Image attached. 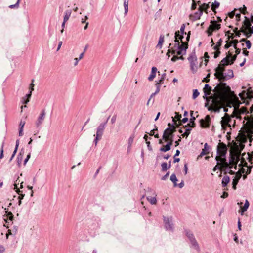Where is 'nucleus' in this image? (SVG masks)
I'll return each mask as SVG.
<instances>
[{
    "label": "nucleus",
    "mask_w": 253,
    "mask_h": 253,
    "mask_svg": "<svg viewBox=\"0 0 253 253\" xmlns=\"http://www.w3.org/2000/svg\"><path fill=\"white\" fill-rule=\"evenodd\" d=\"M236 58V55L232 56L229 51L226 57L220 61L215 69L214 76L220 83L215 87L214 95L210 97L211 101L208 107L209 110L216 112L225 105H232L234 107V109L239 107L240 103L238 98L231 91L229 86L222 83L233 77L234 74L232 70H228L227 72L224 73L225 67L233 64Z\"/></svg>",
    "instance_id": "nucleus-1"
},
{
    "label": "nucleus",
    "mask_w": 253,
    "mask_h": 253,
    "mask_svg": "<svg viewBox=\"0 0 253 253\" xmlns=\"http://www.w3.org/2000/svg\"><path fill=\"white\" fill-rule=\"evenodd\" d=\"M185 25L182 24L179 30L175 33V40L173 46L169 47L167 53L168 57L172 55L171 60L175 61L178 59H183V55L185 53L188 48V42L190 37V31H185Z\"/></svg>",
    "instance_id": "nucleus-2"
},
{
    "label": "nucleus",
    "mask_w": 253,
    "mask_h": 253,
    "mask_svg": "<svg viewBox=\"0 0 253 253\" xmlns=\"http://www.w3.org/2000/svg\"><path fill=\"white\" fill-rule=\"evenodd\" d=\"M169 127L164 132L162 139H159V144H161L160 150L166 152L170 149L173 142V133L175 131L174 126H171V124H168Z\"/></svg>",
    "instance_id": "nucleus-3"
},
{
    "label": "nucleus",
    "mask_w": 253,
    "mask_h": 253,
    "mask_svg": "<svg viewBox=\"0 0 253 253\" xmlns=\"http://www.w3.org/2000/svg\"><path fill=\"white\" fill-rule=\"evenodd\" d=\"M231 30H228L225 32V36L227 37V40L226 41V44L224 45L225 48H228L229 47L233 45L235 49L237 48V44L238 41L237 39H234L236 37H240L241 31L238 30L237 27L233 28L231 26H229Z\"/></svg>",
    "instance_id": "nucleus-4"
},
{
    "label": "nucleus",
    "mask_w": 253,
    "mask_h": 253,
    "mask_svg": "<svg viewBox=\"0 0 253 253\" xmlns=\"http://www.w3.org/2000/svg\"><path fill=\"white\" fill-rule=\"evenodd\" d=\"M223 163H222L223 165L221 166V173L219 176H221V174L223 172L225 174V175H226L227 173H229L230 174H234L235 173V170H236L237 164L238 162L231 159L229 162L227 163L226 162V160L223 159Z\"/></svg>",
    "instance_id": "nucleus-5"
},
{
    "label": "nucleus",
    "mask_w": 253,
    "mask_h": 253,
    "mask_svg": "<svg viewBox=\"0 0 253 253\" xmlns=\"http://www.w3.org/2000/svg\"><path fill=\"white\" fill-rule=\"evenodd\" d=\"M235 143L231 146L230 150L231 159L236 161H239V157L241 150L244 148V145L240 143Z\"/></svg>",
    "instance_id": "nucleus-6"
},
{
    "label": "nucleus",
    "mask_w": 253,
    "mask_h": 253,
    "mask_svg": "<svg viewBox=\"0 0 253 253\" xmlns=\"http://www.w3.org/2000/svg\"><path fill=\"white\" fill-rule=\"evenodd\" d=\"M222 20L220 17H217V20H211L210 24L207 30V33L208 36L212 35L214 32L217 31L221 28V24Z\"/></svg>",
    "instance_id": "nucleus-7"
},
{
    "label": "nucleus",
    "mask_w": 253,
    "mask_h": 253,
    "mask_svg": "<svg viewBox=\"0 0 253 253\" xmlns=\"http://www.w3.org/2000/svg\"><path fill=\"white\" fill-rule=\"evenodd\" d=\"M211 53L214 55V57L216 58L220 54V50L222 43V40L220 38L216 43H214L213 39H211Z\"/></svg>",
    "instance_id": "nucleus-8"
},
{
    "label": "nucleus",
    "mask_w": 253,
    "mask_h": 253,
    "mask_svg": "<svg viewBox=\"0 0 253 253\" xmlns=\"http://www.w3.org/2000/svg\"><path fill=\"white\" fill-rule=\"evenodd\" d=\"M239 30L241 31V33H243L247 37H250L253 33V27H251V24L248 19L245 18L242 27Z\"/></svg>",
    "instance_id": "nucleus-9"
},
{
    "label": "nucleus",
    "mask_w": 253,
    "mask_h": 253,
    "mask_svg": "<svg viewBox=\"0 0 253 253\" xmlns=\"http://www.w3.org/2000/svg\"><path fill=\"white\" fill-rule=\"evenodd\" d=\"M106 124L107 122L101 123L97 127L96 134L94 135V136L95 137L94 140L95 146L97 145L98 141L101 139Z\"/></svg>",
    "instance_id": "nucleus-10"
},
{
    "label": "nucleus",
    "mask_w": 253,
    "mask_h": 253,
    "mask_svg": "<svg viewBox=\"0 0 253 253\" xmlns=\"http://www.w3.org/2000/svg\"><path fill=\"white\" fill-rule=\"evenodd\" d=\"M231 121V117L227 113H225L221 121V126L224 129H226L227 127H230L231 125L230 123Z\"/></svg>",
    "instance_id": "nucleus-11"
},
{
    "label": "nucleus",
    "mask_w": 253,
    "mask_h": 253,
    "mask_svg": "<svg viewBox=\"0 0 253 253\" xmlns=\"http://www.w3.org/2000/svg\"><path fill=\"white\" fill-rule=\"evenodd\" d=\"M227 151V148L223 143H219L218 145L217 152L218 155L216 157H221L222 159H226L225 155Z\"/></svg>",
    "instance_id": "nucleus-12"
},
{
    "label": "nucleus",
    "mask_w": 253,
    "mask_h": 253,
    "mask_svg": "<svg viewBox=\"0 0 253 253\" xmlns=\"http://www.w3.org/2000/svg\"><path fill=\"white\" fill-rule=\"evenodd\" d=\"M156 130H157V128L153 129V130H151L150 131V133H149L150 137H149L147 134H145L144 136V139L145 140L146 143L147 145V147L149 150H152V148H151V147H150V142L149 141H148V139H149V140L152 139L153 138H152V137L153 135L154 136V138H158V134H156L155 135L154 134L155 131H156Z\"/></svg>",
    "instance_id": "nucleus-13"
},
{
    "label": "nucleus",
    "mask_w": 253,
    "mask_h": 253,
    "mask_svg": "<svg viewBox=\"0 0 253 253\" xmlns=\"http://www.w3.org/2000/svg\"><path fill=\"white\" fill-rule=\"evenodd\" d=\"M247 111V108L245 107H242L240 109H239V107L236 108L235 109H234L231 117H235L237 118L241 119V115L245 113L246 114Z\"/></svg>",
    "instance_id": "nucleus-14"
},
{
    "label": "nucleus",
    "mask_w": 253,
    "mask_h": 253,
    "mask_svg": "<svg viewBox=\"0 0 253 253\" xmlns=\"http://www.w3.org/2000/svg\"><path fill=\"white\" fill-rule=\"evenodd\" d=\"M181 115L179 114L178 113H175L174 117H173L172 121L173 123L172 125L171 124V126H174L175 129L176 127H178L180 125H181Z\"/></svg>",
    "instance_id": "nucleus-15"
},
{
    "label": "nucleus",
    "mask_w": 253,
    "mask_h": 253,
    "mask_svg": "<svg viewBox=\"0 0 253 253\" xmlns=\"http://www.w3.org/2000/svg\"><path fill=\"white\" fill-rule=\"evenodd\" d=\"M46 115V112L45 110H42L39 114L36 121L35 122V125L37 127H39L43 123Z\"/></svg>",
    "instance_id": "nucleus-16"
},
{
    "label": "nucleus",
    "mask_w": 253,
    "mask_h": 253,
    "mask_svg": "<svg viewBox=\"0 0 253 253\" xmlns=\"http://www.w3.org/2000/svg\"><path fill=\"white\" fill-rule=\"evenodd\" d=\"M197 4L199 6L198 11L202 15L203 12L208 14V10L209 8V4L202 3L200 1H197Z\"/></svg>",
    "instance_id": "nucleus-17"
},
{
    "label": "nucleus",
    "mask_w": 253,
    "mask_h": 253,
    "mask_svg": "<svg viewBox=\"0 0 253 253\" xmlns=\"http://www.w3.org/2000/svg\"><path fill=\"white\" fill-rule=\"evenodd\" d=\"M211 118L209 115H207L204 119L200 120V126L202 128H207L210 126Z\"/></svg>",
    "instance_id": "nucleus-18"
},
{
    "label": "nucleus",
    "mask_w": 253,
    "mask_h": 253,
    "mask_svg": "<svg viewBox=\"0 0 253 253\" xmlns=\"http://www.w3.org/2000/svg\"><path fill=\"white\" fill-rule=\"evenodd\" d=\"M242 176V174L241 172L238 171L237 172H236V174L232 182V185H233V188L235 190L236 189V185L238 184L239 180L241 178Z\"/></svg>",
    "instance_id": "nucleus-19"
},
{
    "label": "nucleus",
    "mask_w": 253,
    "mask_h": 253,
    "mask_svg": "<svg viewBox=\"0 0 253 253\" xmlns=\"http://www.w3.org/2000/svg\"><path fill=\"white\" fill-rule=\"evenodd\" d=\"M216 160L217 161L216 165L213 168V170L216 171L217 169H219L221 171V166L223 165V159L221 157H216Z\"/></svg>",
    "instance_id": "nucleus-20"
},
{
    "label": "nucleus",
    "mask_w": 253,
    "mask_h": 253,
    "mask_svg": "<svg viewBox=\"0 0 253 253\" xmlns=\"http://www.w3.org/2000/svg\"><path fill=\"white\" fill-rule=\"evenodd\" d=\"M240 205V210L239 211V212L240 213L241 215H243L244 213L247 210L249 206V203L246 200L244 206H242V203H241Z\"/></svg>",
    "instance_id": "nucleus-21"
},
{
    "label": "nucleus",
    "mask_w": 253,
    "mask_h": 253,
    "mask_svg": "<svg viewBox=\"0 0 253 253\" xmlns=\"http://www.w3.org/2000/svg\"><path fill=\"white\" fill-rule=\"evenodd\" d=\"M202 14L198 11V12H195L190 15V19L192 21H196L199 20L201 18Z\"/></svg>",
    "instance_id": "nucleus-22"
},
{
    "label": "nucleus",
    "mask_w": 253,
    "mask_h": 253,
    "mask_svg": "<svg viewBox=\"0 0 253 253\" xmlns=\"http://www.w3.org/2000/svg\"><path fill=\"white\" fill-rule=\"evenodd\" d=\"M5 212L6 213V216L7 218H4V220L6 223H8V220L12 221L13 219V215L11 212L8 211L6 208H5Z\"/></svg>",
    "instance_id": "nucleus-23"
},
{
    "label": "nucleus",
    "mask_w": 253,
    "mask_h": 253,
    "mask_svg": "<svg viewBox=\"0 0 253 253\" xmlns=\"http://www.w3.org/2000/svg\"><path fill=\"white\" fill-rule=\"evenodd\" d=\"M253 92L251 88H249L247 91H243L242 95H246L247 99H251L253 97Z\"/></svg>",
    "instance_id": "nucleus-24"
},
{
    "label": "nucleus",
    "mask_w": 253,
    "mask_h": 253,
    "mask_svg": "<svg viewBox=\"0 0 253 253\" xmlns=\"http://www.w3.org/2000/svg\"><path fill=\"white\" fill-rule=\"evenodd\" d=\"M157 71V68L156 67H153L152 68L151 73L148 77V80L150 81H152L155 78L156 76V72Z\"/></svg>",
    "instance_id": "nucleus-25"
},
{
    "label": "nucleus",
    "mask_w": 253,
    "mask_h": 253,
    "mask_svg": "<svg viewBox=\"0 0 253 253\" xmlns=\"http://www.w3.org/2000/svg\"><path fill=\"white\" fill-rule=\"evenodd\" d=\"M241 42H243L242 45L244 48L249 49L251 48V43L249 40L243 39L241 40Z\"/></svg>",
    "instance_id": "nucleus-26"
},
{
    "label": "nucleus",
    "mask_w": 253,
    "mask_h": 253,
    "mask_svg": "<svg viewBox=\"0 0 253 253\" xmlns=\"http://www.w3.org/2000/svg\"><path fill=\"white\" fill-rule=\"evenodd\" d=\"M220 6V3L217 1H215L211 5V9L214 12V14H216V9L218 8Z\"/></svg>",
    "instance_id": "nucleus-27"
},
{
    "label": "nucleus",
    "mask_w": 253,
    "mask_h": 253,
    "mask_svg": "<svg viewBox=\"0 0 253 253\" xmlns=\"http://www.w3.org/2000/svg\"><path fill=\"white\" fill-rule=\"evenodd\" d=\"M230 181V178L227 175H225L222 180V186L225 187H226L227 184L229 183Z\"/></svg>",
    "instance_id": "nucleus-28"
},
{
    "label": "nucleus",
    "mask_w": 253,
    "mask_h": 253,
    "mask_svg": "<svg viewBox=\"0 0 253 253\" xmlns=\"http://www.w3.org/2000/svg\"><path fill=\"white\" fill-rule=\"evenodd\" d=\"M72 13V11L71 9L66 10L65 12V16L64 17V22H66L69 19L71 14Z\"/></svg>",
    "instance_id": "nucleus-29"
},
{
    "label": "nucleus",
    "mask_w": 253,
    "mask_h": 253,
    "mask_svg": "<svg viewBox=\"0 0 253 253\" xmlns=\"http://www.w3.org/2000/svg\"><path fill=\"white\" fill-rule=\"evenodd\" d=\"M156 194H155L154 196L148 195L147 197V199L150 202L151 204H155L157 202V199L156 198Z\"/></svg>",
    "instance_id": "nucleus-30"
},
{
    "label": "nucleus",
    "mask_w": 253,
    "mask_h": 253,
    "mask_svg": "<svg viewBox=\"0 0 253 253\" xmlns=\"http://www.w3.org/2000/svg\"><path fill=\"white\" fill-rule=\"evenodd\" d=\"M32 95V92L31 91H30V92L29 94H27L26 96L22 98V100L23 102V103L27 104L29 102L30 98Z\"/></svg>",
    "instance_id": "nucleus-31"
},
{
    "label": "nucleus",
    "mask_w": 253,
    "mask_h": 253,
    "mask_svg": "<svg viewBox=\"0 0 253 253\" xmlns=\"http://www.w3.org/2000/svg\"><path fill=\"white\" fill-rule=\"evenodd\" d=\"M170 166V162H169L168 163H164L161 165L162 169L163 171H166Z\"/></svg>",
    "instance_id": "nucleus-32"
},
{
    "label": "nucleus",
    "mask_w": 253,
    "mask_h": 253,
    "mask_svg": "<svg viewBox=\"0 0 253 253\" xmlns=\"http://www.w3.org/2000/svg\"><path fill=\"white\" fill-rule=\"evenodd\" d=\"M157 90L155 92V93H153L149 99L148 100V102H147V105H149L150 104H153L154 103V96L158 92V86L157 87Z\"/></svg>",
    "instance_id": "nucleus-33"
},
{
    "label": "nucleus",
    "mask_w": 253,
    "mask_h": 253,
    "mask_svg": "<svg viewBox=\"0 0 253 253\" xmlns=\"http://www.w3.org/2000/svg\"><path fill=\"white\" fill-rule=\"evenodd\" d=\"M14 189H16V191H17V193L19 195V196L18 197V199H20V200L23 199L24 197V196H25V194H23L20 193L21 192H22V191H20L17 188V186L16 184H14Z\"/></svg>",
    "instance_id": "nucleus-34"
},
{
    "label": "nucleus",
    "mask_w": 253,
    "mask_h": 253,
    "mask_svg": "<svg viewBox=\"0 0 253 253\" xmlns=\"http://www.w3.org/2000/svg\"><path fill=\"white\" fill-rule=\"evenodd\" d=\"M19 140H17L16 141V142L15 148V149H14V150L13 151V154H12V156H11V158H10V159L9 160V162H11L12 160V159H13V158L14 157V156H15V154H16V153L17 152V149H18V146H19Z\"/></svg>",
    "instance_id": "nucleus-35"
},
{
    "label": "nucleus",
    "mask_w": 253,
    "mask_h": 253,
    "mask_svg": "<svg viewBox=\"0 0 253 253\" xmlns=\"http://www.w3.org/2000/svg\"><path fill=\"white\" fill-rule=\"evenodd\" d=\"M129 0H124V6L125 8V14H126L128 11Z\"/></svg>",
    "instance_id": "nucleus-36"
},
{
    "label": "nucleus",
    "mask_w": 253,
    "mask_h": 253,
    "mask_svg": "<svg viewBox=\"0 0 253 253\" xmlns=\"http://www.w3.org/2000/svg\"><path fill=\"white\" fill-rule=\"evenodd\" d=\"M203 90L206 94L209 95L211 93V87L208 84H206L204 87Z\"/></svg>",
    "instance_id": "nucleus-37"
},
{
    "label": "nucleus",
    "mask_w": 253,
    "mask_h": 253,
    "mask_svg": "<svg viewBox=\"0 0 253 253\" xmlns=\"http://www.w3.org/2000/svg\"><path fill=\"white\" fill-rule=\"evenodd\" d=\"M245 155H246L245 153H243L242 154V157H241V159L240 164H239V165H241L242 166H247V163L245 160Z\"/></svg>",
    "instance_id": "nucleus-38"
},
{
    "label": "nucleus",
    "mask_w": 253,
    "mask_h": 253,
    "mask_svg": "<svg viewBox=\"0 0 253 253\" xmlns=\"http://www.w3.org/2000/svg\"><path fill=\"white\" fill-rule=\"evenodd\" d=\"M209 153V148L207 147V144L205 145V147L202 149L201 155H205Z\"/></svg>",
    "instance_id": "nucleus-39"
},
{
    "label": "nucleus",
    "mask_w": 253,
    "mask_h": 253,
    "mask_svg": "<svg viewBox=\"0 0 253 253\" xmlns=\"http://www.w3.org/2000/svg\"><path fill=\"white\" fill-rule=\"evenodd\" d=\"M170 179L173 182V183H174V184L175 185H177V179L176 178L175 175L172 174L170 177Z\"/></svg>",
    "instance_id": "nucleus-40"
},
{
    "label": "nucleus",
    "mask_w": 253,
    "mask_h": 253,
    "mask_svg": "<svg viewBox=\"0 0 253 253\" xmlns=\"http://www.w3.org/2000/svg\"><path fill=\"white\" fill-rule=\"evenodd\" d=\"M197 5H198L197 1H196V0H193L191 9L192 10H195L196 9Z\"/></svg>",
    "instance_id": "nucleus-41"
},
{
    "label": "nucleus",
    "mask_w": 253,
    "mask_h": 253,
    "mask_svg": "<svg viewBox=\"0 0 253 253\" xmlns=\"http://www.w3.org/2000/svg\"><path fill=\"white\" fill-rule=\"evenodd\" d=\"M199 95V93L197 90L195 89L193 91V98L194 99H195L196 97H197Z\"/></svg>",
    "instance_id": "nucleus-42"
},
{
    "label": "nucleus",
    "mask_w": 253,
    "mask_h": 253,
    "mask_svg": "<svg viewBox=\"0 0 253 253\" xmlns=\"http://www.w3.org/2000/svg\"><path fill=\"white\" fill-rule=\"evenodd\" d=\"M245 156V158H247L249 162H250L252 160V155L249 154V153L247 154H246Z\"/></svg>",
    "instance_id": "nucleus-43"
},
{
    "label": "nucleus",
    "mask_w": 253,
    "mask_h": 253,
    "mask_svg": "<svg viewBox=\"0 0 253 253\" xmlns=\"http://www.w3.org/2000/svg\"><path fill=\"white\" fill-rule=\"evenodd\" d=\"M210 74H208L207 76L204 78V79L203 80V82H206V83H208L210 81V79H209V78H210Z\"/></svg>",
    "instance_id": "nucleus-44"
},
{
    "label": "nucleus",
    "mask_w": 253,
    "mask_h": 253,
    "mask_svg": "<svg viewBox=\"0 0 253 253\" xmlns=\"http://www.w3.org/2000/svg\"><path fill=\"white\" fill-rule=\"evenodd\" d=\"M19 1H20V0H18L17 2H16V3L15 4L10 5L9 8H13L15 7H18L19 6Z\"/></svg>",
    "instance_id": "nucleus-45"
},
{
    "label": "nucleus",
    "mask_w": 253,
    "mask_h": 253,
    "mask_svg": "<svg viewBox=\"0 0 253 253\" xmlns=\"http://www.w3.org/2000/svg\"><path fill=\"white\" fill-rule=\"evenodd\" d=\"M235 11H236V10H234L233 11H232L231 12L229 13H228L229 17L231 18H233L235 15Z\"/></svg>",
    "instance_id": "nucleus-46"
},
{
    "label": "nucleus",
    "mask_w": 253,
    "mask_h": 253,
    "mask_svg": "<svg viewBox=\"0 0 253 253\" xmlns=\"http://www.w3.org/2000/svg\"><path fill=\"white\" fill-rule=\"evenodd\" d=\"M239 96H240V98H241V99L243 100L244 102H245V99H247L246 97V95H242V92L239 94Z\"/></svg>",
    "instance_id": "nucleus-47"
},
{
    "label": "nucleus",
    "mask_w": 253,
    "mask_h": 253,
    "mask_svg": "<svg viewBox=\"0 0 253 253\" xmlns=\"http://www.w3.org/2000/svg\"><path fill=\"white\" fill-rule=\"evenodd\" d=\"M33 82H34V80H32V82L30 84L29 89H30V91H31V92H32V91H33L34 89V84H33Z\"/></svg>",
    "instance_id": "nucleus-48"
},
{
    "label": "nucleus",
    "mask_w": 253,
    "mask_h": 253,
    "mask_svg": "<svg viewBox=\"0 0 253 253\" xmlns=\"http://www.w3.org/2000/svg\"><path fill=\"white\" fill-rule=\"evenodd\" d=\"M235 18L236 20L237 21V22H239L240 20V13H237L235 14Z\"/></svg>",
    "instance_id": "nucleus-49"
},
{
    "label": "nucleus",
    "mask_w": 253,
    "mask_h": 253,
    "mask_svg": "<svg viewBox=\"0 0 253 253\" xmlns=\"http://www.w3.org/2000/svg\"><path fill=\"white\" fill-rule=\"evenodd\" d=\"M3 157V145H2L0 149V158L2 159Z\"/></svg>",
    "instance_id": "nucleus-50"
},
{
    "label": "nucleus",
    "mask_w": 253,
    "mask_h": 253,
    "mask_svg": "<svg viewBox=\"0 0 253 253\" xmlns=\"http://www.w3.org/2000/svg\"><path fill=\"white\" fill-rule=\"evenodd\" d=\"M204 56H205V62L206 63H207L208 61H209V56L208 55V54L207 52H205V54H204Z\"/></svg>",
    "instance_id": "nucleus-51"
},
{
    "label": "nucleus",
    "mask_w": 253,
    "mask_h": 253,
    "mask_svg": "<svg viewBox=\"0 0 253 253\" xmlns=\"http://www.w3.org/2000/svg\"><path fill=\"white\" fill-rule=\"evenodd\" d=\"M25 124V121H21L19 124L20 128H23Z\"/></svg>",
    "instance_id": "nucleus-52"
},
{
    "label": "nucleus",
    "mask_w": 253,
    "mask_h": 253,
    "mask_svg": "<svg viewBox=\"0 0 253 253\" xmlns=\"http://www.w3.org/2000/svg\"><path fill=\"white\" fill-rule=\"evenodd\" d=\"M116 120V116L114 115L112 117L111 120V123L113 124Z\"/></svg>",
    "instance_id": "nucleus-53"
},
{
    "label": "nucleus",
    "mask_w": 253,
    "mask_h": 253,
    "mask_svg": "<svg viewBox=\"0 0 253 253\" xmlns=\"http://www.w3.org/2000/svg\"><path fill=\"white\" fill-rule=\"evenodd\" d=\"M247 48H244L243 49V52L244 55L246 56H248L249 54V51L247 50Z\"/></svg>",
    "instance_id": "nucleus-54"
},
{
    "label": "nucleus",
    "mask_w": 253,
    "mask_h": 253,
    "mask_svg": "<svg viewBox=\"0 0 253 253\" xmlns=\"http://www.w3.org/2000/svg\"><path fill=\"white\" fill-rule=\"evenodd\" d=\"M30 158V154H29L27 155V158L24 160V165H26V163L28 162V160Z\"/></svg>",
    "instance_id": "nucleus-55"
},
{
    "label": "nucleus",
    "mask_w": 253,
    "mask_h": 253,
    "mask_svg": "<svg viewBox=\"0 0 253 253\" xmlns=\"http://www.w3.org/2000/svg\"><path fill=\"white\" fill-rule=\"evenodd\" d=\"M88 17L87 16H85L84 18H82L81 20L82 23H85Z\"/></svg>",
    "instance_id": "nucleus-56"
},
{
    "label": "nucleus",
    "mask_w": 253,
    "mask_h": 253,
    "mask_svg": "<svg viewBox=\"0 0 253 253\" xmlns=\"http://www.w3.org/2000/svg\"><path fill=\"white\" fill-rule=\"evenodd\" d=\"M80 60L78 59V58H75L74 59V61H75V62H74V66H76L78 65V62Z\"/></svg>",
    "instance_id": "nucleus-57"
},
{
    "label": "nucleus",
    "mask_w": 253,
    "mask_h": 253,
    "mask_svg": "<svg viewBox=\"0 0 253 253\" xmlns=\"http://www.w3.org/2000/svg\"><path fill=\"white\" fill-rule=\"evenodd\" d=\"M23 128H19V135L22 136L23 135Z\"/></svg>",
    "instance_id": "nucleus-58"
},
{
    "label": "nucleus",
    "mask_w": 253,
    "mask_h": 253,
    "mask_svg": "<svg viewBox=\"0 0 253 253\" xmlns=\"http://www.w3.org/2000/svg\"><path fill=\"white\" fill-rule=\"evenodd\" d=\"M5 250L4 247L2 245H0V253H2Z\"/></svg>",
    "instance_id": "nucleus-59"
},
{
    "label": "nucleus",
    "mask_w": 253,
    "mask_h": 253,
    "mask_svg": "<svg viewBox=\"0 0 253 253\" xmlns=\"http://www.w3.org/2000/svg\"><path fill=\"white\" fill-rule=\"evenodd\" d=\"M246 8L244 6L243 8L240 9V11L241 13H242L243 14H245V11H246Z\"/></svg>",
    "instance_id": "nucleus-60"
},
{
    "label": "nucleus",
    "mask_w": 253,
    "mask_h": 253,
    "mask_svg": "<svg viewBox=\"0 0 253 253\" xmlns=\"http://www.w3.org/2000/svg\"><path fill=\"white\" fill-rule=\"evenodd\" d=\"M62 42L61 41L59 42V44H58V47H57V51H59L62 46Z\"/></svg>",
    "instance_id": "nucleus-61"
},
{
    "label": "nucleus",
    "mask_w": 253,
    "mask_h": 253,
    "mask_svg": "<svg viewBox=\"0 0 253 253\" xmlns=\"http://www.w3.org/2000/svg\"><path fill=\"white\" fill-rule=\"evenodd\" d=\"M84 52H83L82 53L80 56H79V57L78 58V59L80 60L81 59H82L84 57Z\"/></svg>",
    "instance_id": "nucleus-62"
},
{
    "label": "nucleus",
    "mask_w": 253,
    "mask_h": 253,
    "mask_svg": "<svg viewBox=\"0 0 253 253\" xmlns=\"http://www.w3.org/2000/svg\"><path fill=\"white\" fill-rule=\"evenodd\" d=\"M181 141V138H180L178 140L175 142V146L176 147L179 145V142Z\"/></svg>",
    "instance_id": "nucleus-63"
},
{
    "label": "nucleus",
    "mask_w": 253,
    "mask_h": 253,
    "mask_svg": "<svg viewBox=\"0 0 253 253\" xmlns=\"http://www.w3.org/2000/svg\"><path fill=\"white\" fill-rule=\"evenodd\" d=\"M9 235H12V233L11 232L10 230H8V233L6 234V238L7 239L8 238V236Z\"/></svg>",
    "instance_id": "nucleus-64"
}]
</instances>
